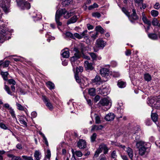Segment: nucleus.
Returning a JSON list of instances; mask_svg holds the SVG:
<instances>
[{"label":"nucleus","instance_id":"obj_62","mask_svg":"<svg viewBox=\"0 0 160 160\" xmlns=\"http://www.w3.org/2000/svg\"><path fill=\"white\" fill-rule=\"evenodd\" d=\"M99 159L100 160H106V157L104 154L101 155L99 157Z\"/></svg>","mask_w":160,"mask_h":160},{"label":"nucleus","instance_id":"obj_8","mask_svg":"<svg viewBox=\"0 0 160 160\" xmlns=\"http://www.w3.org/2000/svg\"><path fill=\"white\" fill-rule=\"evenodd\" d=\"M43 100L44 103L46 104L47 107L49 109L52 110L53 109V107L52 104L50 103V100L47 98L45 96L43 97Z\"/></svg>","mask_w":160,"mask_h":160},{"label":"nucleus","instance_id":"obj_51","mask_svg":"<svg viewBox=\"0 0 160 160\" xmlns=\"http://www.w3.org/2000/svg\"><path fill=\"white\" fill-rule=\"evenodd\" d=\"M22 158L25 160H33L32 157H28L26 156H22Z\"/></svg>","mask_w":160,"mask_h":160},{"label":"nucleus","instance_id":"obj_47","mask_svg":"<svg viewBox=\"0 0 160 160\" xmlns=\"http://www.w3.org/2000/svg\"><path fill=\"white\" fill-rule=\"evenodd\" d=\"M5 89L8 94L10 95L12 94V92L10 91L9 87L6 85H5Z\"/></svg>","mask_w":160,"mask_h":160},{"label":"nucleus","instance_id":"obj_32","mask_svg":"<svg viewBox=\"0 0 160 160\" xmlns=\"http://www.w3.org/2000/svg\"><path fill=\"white\" fill-rule=\"evenodd\" d=\"M46 84L49 89H52L54 88V85L52 82L48 81L46 82Z\"/></svg>","mask_w":160,"mask_h":160},{"label":"nucleus","instance_id":"obj_41","mask_svg":"<svg viewBox=\"0 0 160 160\" xmlns=\"http://www.w3.org/2000/svg\"><path fill=\"white\" fill-rule=\"evenodd\" d=\"M83 70V67L81 66H79L77 67L76 68V73L78 74L79 72H82Z\"/></svg>","mask_w":160,"mask_h":160},{"label":"nucleus","instance_id":"obj_34","mask_svg":"<svg viewBox=\"0 0 160 160\" xmlns=\"http://www.w3.org/2000/svg\"><path fill=\"white\" fill-rule=\"evenodd\" d=\"M142 20L145 23L148 24L149 26L151 25V22L146 17H143L142 18Z\"/></svg>","mask_w":160,"mask_h":160},{"label":"nucleus","instance_id":"obj_2","mask_svg":"<svg viewBox=\"0 0 160 160\" xmlns=\"http://www.w3.org/2000/svg\"><path fill=\"white\" fill-rule=\"evenodd\" d=\"M10 2V0H0V7L5 12L8 11Z\"/></svg>","mask_w":160,"mask_h":160},{"label":"nucleus","instance_id":"obj_6","mask_svg":"<svg viewBox=\"0 0 160 160\" xmlns=\"http://www.w3.org/2000/svg\"><path fill=\"white\" fill-rule=\"evenodd\" d=\"M87 30H85L81 34H79L78 33H75L74 35V36L76 38L81 39L82 38L84 39L88 38V35L87 34Z\"/></svg>","mask_w":160,"mask_h":160},{"label":"nucleus","instance_id":"obj_40","mask_svg":"<svg viewBox=\"0 0 160 160\" xmlns=\"http://www.w3.org/2000/svg\"><path fill=\"white\" fill-rule=\"evenodd\" d=\"M89 54L93 60H96L97 58V56L96 54L93 52H90Z\"/></svg>","mask_w":160,"mask_h":160},{"label":"nucleus","instance_id":"obj_7","mask_svg":"<svg viewBox=\"0 0 160 160\" xmlns=\"http://www.w3.org/2000/svg\"><path fill=\"white\" fill-rule=\"evenodd\" d=\"M77 146L80 149H84L87 147L86 142L84 140L80 139L77 143Z\"/></svg>","mask_w":160,"mask_h":160},{"label":"nucleus","instance_id":"obj_54","mask_svg":"<svg viewBox=\"0 0 160 160\" xmlns=\"http://www.w3.org/2000/svg\"><path fill=\"white\" fill-rule=\"evenodd\" d=\"M8 82L10 84H12V85H15L16 83V82L13 79L8 80Z\"/></svg>","mask_w":160,"mask_h":160},{"label":"nucleus","instance_id":"obj_13","mask_svg":"<svg viewBox=\"0 0 160 160\" xmlns=\"http://www.w3.org/2000/svg\"><path fill=\"white\" fill-rule=\"evenodd\" d=\"M115 117L114 114L112 113H109L107 114L105 118V119L107 121H110L113 120Z\"/></svg>","mask_w":160,"mask_h":160},{"label":"nucleus","instance_id":"obj_16","mask_svg":"<svg viewBox=\"0 0 160 160\" xmlns=\"http://www.w3.org/2000/svg\"><path fill=\"white\" fill-rule=\"evenodd\" d=\"M126 151L130 158L132 160L133 157V151L132 149L129 147H128L127 148Z\"/></svg>","mask_w":160,"mask_h":160},{"label":"nucleus","instance_id":"obj_5","mask_svg":"<svg viewBox=\"0 0 160 160\" xmlns=\"http://www.w3.org/2000/svg\"><path fill=\"white\" fill-rule=\"evenodd\" d=\"M101 75L103 77L108 78L110 77V74L109 70L106 68H103L100 70Z\"/></svg>","mask_w":160,"mask_h":160},{"label":"nucleus","instance_id":"obj_49","mask_svg":"<svg viewBox=\"0 0 160 160\" xmlns=\"http://www.w3.org/2000/svg\"><path fill=\"white\" fill-rule=\"evenodd\" d=\"M95 123L97 124H99L101 123L100 118L98 116H97L95 117Z\"/></svg>","mask_w":160,"mask_h":160},{"label":"nucleus","instance_id":"obj_15","mask_svg":"<svg viewBox=\"0 0 160 160\" xmlns=\"http://www.w3.org/2000/svg\"><path fill=\"white\" fill-rule=\"evenodd\" d=\"M78 19V18L77 17V16L76 15H74L68 20L67 22V25H69L71 23H75L77 21Z\"/></svg>","mask_w":160,"mask_h":160},{"label":"nucleus","instance_id":"obj_57","mask_svg":"<svg viewBox=\"0 0 160 160\" xmlns=\"http://www.w3.org/2000/svg\"><path fill=\"white\" fill-rule=\"evenodd\" d=\"M154 8L156 9H158L160 8V4L157 2L154 6Z\"/></svg>","mask_w":160,"mask_h":160},{"label":"nucleus","instance_id":"obj_31","mask_svg":"<svg viewBox=\"0 0 160 160\" xmlns=\"http://www.w3.org/2000/svg\"><path fill=\"white\" fill-rule=\"evenodd\" d=\"M95 30L97 32H99L102 34L104 32V29L101 26H97L96 27Z\"/></svg>","mask_w":160,"mask_h":160},{"label":"nucleus","instance_id":"obj_56","mask_svg":"<svg viewBox=\"0 0 160 160\" xmlns=\"http://www.w3.org/2000/svg\"><path fill=\"white\" fill-rule=\"evenodd\" d=\"M18 90L19 91L21 94H25V92L24 90L20 88H19L18 89Z\"/></svg>","mask_w":160,"mask_h":160},{"label":"nucleus","instance_id":"obj_14","mask_svg":"<svg viewBox=\"0 0 160 160\" xmlns=\"http://www.w3.org/2000/svg\"><path fill=\"white\" fill-rule=\"evenodd\" d=\"M99 148L100 149H101L102 151V149L104 150V154H106L108 153V148L106 145L103 143L101 144L100 145Z\"/></svg>","mask_w":160,"mask_h":160},{"label":"nucleus","instance_id":"obj_23","mask_svg":"<svg viewBox=\"0 0 160 160\" xmlns=\"http://www.w3.org/2000/svg\"><path fill=\"white\" fill-rule=\"evenodd\" d=\"M35 160H40L41 158V154L38 151H35L34 155Z\"/></svg>","mask_w":160,"mask_h":160},{"label":"nucleus","instance_id":"obj_63","mask_svg":"<svg viewBox=\"0 0 160 160\" xmlns=\"http://www.w3.org/2000/svg\"><path fill=\"white\" fill-rule=\"evenodd\" d=\"M131 54V51L129 49L127 50L125 52V54L126 56H128L130 55Z\"/></svg>","mask_w":160,"mask_h":160},{"label":"nucleus","instance_id":"obj_24","mask_svg":"<svg viewBox=\"0 0 160 160\" xmlns=\"http://www.w3.org/2000/svg\"><path fill=\"white\" fill-rule=\"evenodd\" d=\"M117 85L120 88H124L125 87L126 84V82L121 80H119L118 81Z\"/></svg>","mask_w":160,"mask_h":160},{"label":"nucleus","instance_id":"obj_46","mask_svg":"<svg viewBox=\"0 0 160 160\" xmlns=\"http://www.w3.org/2000/svg\"><path fill=\"white\" fill-rule=\"evenodd\" d=\"M75 77L77 82L78 83L81 82V79L79 78L78 77V73H75Z\"/></svg>","mask_w":160,"mask_h":160},{"label":"nucleus","instance_id":"obj_19","mask_svg":"<svg viewBox=\"0 0 160 160\" xmlns=\"http://www.w3.org/2000/svg\"><path fill=\"white\" fill-rule=\"evenodd\" d=\"M151 118L153 121L157 124V122L158 118V115L156 113H152Z\"/></svg>","mask_w":160,"mask_h":160},{"label":"nucleus","instance_id":"obj_26","mask_svg":"<svg viewBox=\"0 0 160 160\" xmlns=\"http://www.w3.org/2000/svg\"><path fill=\"white\" fill-rule=\"evenodd\" d=\"M1 74L2 76L3 79L4 80H8V76L9 75V74L8 72H4L3 71H1Z\"/></svg>","mask_w":160,"mask_h":160},{"label":"nucleus","instance_id":"obj_48","mask_svg":"<svg viewBox=\"0 0 160 160\" xmlns=\"http://www.w3.org/2000/svg\"><path fill=\"white\" fill-rule=\"evenodd\" d=\"M122 11L128 17L130 14V13L124 7L122 8Z\"/></svg>","mask_w":160,"mask_h":160},{"label":"nucleus","instance_id":"obj_39","mask_svg":"<svg viewBox=\"0 0 160 160\" xmlns=\"http://www.w3.org/2000/svg\"><path fill=\"white\" fill-rule=\"evenodd\" d=\"M92 15L93 17H97L98 18H100L101 16L100 13L98 12H96L92 13Z\"/></svg>","mask_w":160,"mask_h":160},{"label":"nucleus","instance_id":"obj_53","mask_svg":"<svg viewBox=\"0 0 160 160\" xmlns=\"http://www.w3.org/2000/svg\"><path fill=\"white\" fill-rule=\"evenodd\" d=\"M66 36L68 37H69L71 38H73V35L70 32H67L66 33Z\"/></svg>","mask_w":160,"mask_h":160},{"label":"nucleus","instance_id":"obj_17","mask_svg":"<svg viewBox=\"0 0 160 160\" xmlns=\"http://www.w3.org/2000/svg\"><path fill=\"white\" fill-rule=\"evenodd\" d=\"M84 65L86 69L87 70H92L93 69L92 63L89 62L88 61H85L84 62Z\"/></svg>","mask_w":160,"mask_h":160},{"label":"nucleus","instance_id":"obj_38","mask_svg":"<svg viewBox=\"0 0 160 160\" xmlns=\"http://www.w3.org/2000/svg\"><path fill=\"white\" fill-rule=\"evenodd\" d=\"M6 32V30L3 26H0V34L5 35Z\"/></svg>","mask_w":160,"mask_h":160},{"label":"nucleus","instance_id":"obj_22","mask_svg":"<svg viewBox=\"0 0 160 160\" xmlns=\"http://www.w3.org/2000/svg\"><path fill=\"white\" fill-rule=\"evenodd\" d=\"M67 50H63L62 54L63 57L65 58H68L69 57V52L68 49Z\"/></svg>","mask_w":160,"mask_h":160},{"label":"nucleus","instance_id":"obj_61","mask_svg":"<svg viewBox=\"0 0 160 160\" xmlns=\"http://www.w3.org/2000/svg\"><path fill=\"white\" fill-rule=\"evenodd\" d=\"M11 160H22V159L20 157L15 156L14 158L11 159Z\"/></svg>","mask_w":160,"mask_h":160},{"label":"nucleus","instance_id":"obj_43","mask_svg":"<svg viewBox=\"0 0 160 160\" xmlns=\"http://www.w3.org/2000/svg\"><path fill=\"white\" fill-rule=\"evenodd\" d=\"M102 152V151L99 148L95 152L94 155V157L97 158L99 154Z\"/></svg>","mask_w":160,"mask_h":160},{"label":"nucleus","instance_id":"obj_18","mask_svg":"<svg viewBox=\"0 0 160 160\" xmlns=\"http://www.w3.org/2000/svg\"><path fill=\"white\" fill-rule=\"evenodd\" d=\"M21 6L22 7V9H29L30 7L29 3L27 2H22L21 4Z\"/></svg>","mask_w":160,"mask_h":160},{"label":"nucleus","instance_id":"obj_64","mask_svg":"<svg viewBox=\"0 0 160 160\" xmlns=\"http://www.w3.org/2000/svg\"><path fill=\"white\" fill-rule=\"evenodd\" d=\"M47 154L46 157L48 158L49 159L51 157V153L50 150H48L47 151Z\"/></svg>","mask_w":160,"mask_h":160},{"label":"nucleus","instance_id":"obj_52","mask_svg":"<svg viewBox=\"0 0 160 160\" xmlns=\"http://www.w3.org/2000/svg\"><path fill=\"white\" fill-rule=\"evenodd\" d=\"M10 62L8 61H6L3 63V66L4 68L8 67Z\"/></svg>","mask_w":160,"mask_h":160},{"label":"nucleus","instance_id":"obj_59","mask_svg":"<svg viewBox=\"0 0 160 160\" xmlns=\"http://www.w3.org/2000/svg\"><path fill=\"white\" fill-rule=\"evenodd\" d=\"M5 152L4 150H0V160H3V157L2 155L5 153Z\"/></svg>","mask_w":160,"mask_h":160},{"label":"nucleus","instance_id":"obj_29","mask_svg":"<svg viewBox=\"0 0 160 160\" xmlns=\"http://www.w3.org/2000/svg\"><path fill=\"white\" fill-rule=\"evenodd\" d=\"M103 128V126L102 125L99 126L94 125L92 126V128L91 129L92 131H93L95 129L96 130H99L102 129Z\"/></svg>","mask_w":160,"mask_h":160},{"label":"nucleus","instance_id":"obj_36","mask_svg":"<svg viewBox=\"0 0 160 160\" xmlns=\"http://www.w3.org/2000/svg\"><path fill=\"white\" fill-rule=\"evenodd\" d=\"M9 112L11 114L12 117L13 118H15L16 119V120H17V118L15 116L14 111L12 109V108H9Z\"/></svg>","mask_w":160,"mask_h":160},{"label":"nucleus","instance_id":"obj_4","mask_svg":"<svg viewBox=\"0 0 160 160\" xmlns=\"http://www.w3.org/2000/svg\"><path fill=\"white\" fill-rule=\"evenodd\" d=\"M132 12L131 15H129L128 18L132 23H134L135 21L138 19L139 18L136 14V10L134 8L132 9Z\"/></svg>","mask_w":160,"mask_h":160},{"label":"nucleus","instance_id":"obj_10","mask_svg":"<svg viewBox=\"0 0 160 160\" xmlns=\"http://www.w3.org/2000/svg\"><path fill=\"white\" fill-rule=\"evenodd\" d=\"M110 103L109 101L106 98L101 99L98 103L99 105L101 106H107Z\"/></svg>","mask_w":160,"mask_h":160},{"label":"nucleus","instance_id":"obj_33","mask_svg":"<svg viewBox=\"0 0 160 160\" xmlns=\"http://www.w3.org/2000/svg\"><path fill=\"white\" fill-rule=\"evenodd\" d=\"M144 78L145 80L149 82L151 80L152 77L148 73H146L144 75Z\"/></svg>","mask_w":160,"mask_h":160},{"label":"nucleus","instance_id":"obj_37","mask_svg":"<svg viewBox=\"0 0 160 160\" xmlns=\"http://www.w3.org/2000/svg\"><path fill=\"white\" fill-rule=\"evenodd\" d=\"M151 14L152 16L156 17L158 16L159 12L157 11L152 10L151 11Z\"/></svg>","mask_w":160,"mask_h":160},{"label":"nucleus","instance_id":"obj_20","mask_svg":"<svg viewBox=\"0 0 160 160\" xmlns=\"http://www.w3.org/2000/svg\"><path fill=\"white\" fill-rule=\"evenodd\" d=\"M118 115L117 117V119L118 120L120 118H122L123 115V109L120 108L118 109Z\"/></svg>","mask_w":160,"mask_h":160},{"label":"nucleus","instance_id":"obj_44","mask_svg":"<svg viewBox=\"0 0 160 160\" xmlns=\"http://www.w3.org/2000/svg\"><path fill=\"white\" fill-rule=\"evenodd\" d=\"M97 134L96 133H94L91 137V141L92 142H93L95 141L96 138Z\"/></svg>","mask_w":160,"mask_h":160},{"label":"nucleus","instance_id":"obj_25","mask_svg":"<svg viewBox=\"0 0 160 160\" xmlns=\"http://www.w3.org/2000/svg\"><path fill=\"white\" fill-rule=\"evenodd\" d=\"M26 118L24 117L20 116L19 118V121L21 124L26 126H27V123L26 122Z\"/></svg>","mask_w":160,"mask_h":160},{"label":"nucleus","instance_id":"obj_28","mask_svg":"<svg viewBox=\"0 0 160 160\" xmlns=\"http://www.w3.org/2000/svg\"><path fill=\"white\" fill-rule=\"evenodd\" d=\"M72 2V0H62V4L64 7H66L70 4Z\"/></svg>","mask_w":160,"mask_h":160},{"label":"nucleus","instance_id":"obj_1","mask_svg":"<svg viewBox=\"0 0 160 160\" xmlns=\"http://www.w3.org/2000/svg\"><path fill=\"white\" fill-rule=\"evenodd\" d=\"M148 144L149 143L143 141L137 142L136 146L138 149V153L140 155L143 156L148 153L147 150L149 148Z\"/></svg>","mask_w":160,"mask_h":160},{"label":"nucleus","instance_id":"obj_30","mask_svg":"<svg viewBox=\"0 0 160 160\" xmlns=\"http://www.w3.org/2000/svg\"><path fill=\"white\" fill-rule=\"evenodd\" d=\"M148 36L151 39L155 40L158 39V36L155 33H151L148 34Z\"/></svg>","mask_w":160,"mask_h":160},{"label":"nucleus","instance_id":"obj_58","mask_svg":"<svg viewBox=\"0 0 160 160\" xmlns=\"http://www.w3.org/2000/svg\"><path fill=\"white\" fill-rule=\"evenodd\" d=\"M0 127L4 129H7L8 128L5 124L2 123L0 122Z\"/></svg>","mask_w":160,"mask_h":160},{"label":"nucleus","instance_id":"obj_21","mask_svg":"<svg viewBox=\"0 0 160 160\" xmlns=\"http://www.w3.org/2000/svg\"><path fill=\"white\" fill-rule=\"evenodd\" d=\"M72 152L73 154V156H74L75 154L78 157H81L82 155V153L79 150L74 151L73 149H72Z\"/></svg>","mask_w":160,"mask_h":160},{"label":"nucleus","instance_id":"obj_27","mask_svg":"<svg viewBox=\"0 0 160 160\" xmlns=\"http://www.w3.org/2000/svg\"><path fill=\"white\" fill-rule=\"evenodd\" d=\"M88 94L92 96H94L96 94V90L94 88H90L88 91Z\"/></svg>","mask_w":160,"mask_h":160},{"label":"nucleus","instance_id":"obj_45","mask_svg":"<svg viewBox=\"0 0 160 160\" xmlns=\"http://www.w3.org/2000/svg\"><path fill=\"white\" fill-rule=\"evenodd\" d=\"M152 24L153 26H158V21L156 18H154L152 21Z\"/></svg>","mask_w":160,"mask_h":160},{"label":"nucleus","instance_id":"obj_35","mask_svg":"<svg viewBox=\"0 0 160 160\" xmlns=\"http://www.w3.org/2000/svg\"><path fill=\"white\" fill-rule=\"evenodd\" d=\"M101 78L99 76L97 75L96 76L95 78L92 81L93 82L97 83L98 82H101Z\"/></svg>","mask_w":160,"mask_h":160},{"label":"nucleus","instance_id":"obj_60","mask_svg":"<svg viewBox=\"0 0 160 160\" xmlns=\"http://www.w3.org/2000/svg\"><path fill=\"white\" fill-rule=\"evenodd\" d=\"M100 99V97L98 95H96L95 97L94 98V100L95 102H96L98 101H99V100Z\"/></svg>","mask_w":160,"mask_h":160},{"label":"nucleus","instance_id":"obj_9","mask_svg":"<svg viewBox=\"0 0 160 160\" xmlns=\"http://www.w3.org/2000/svg\"><path fill=\"white\" fill-rule=\"evenodd\" d=\"M81 53L79 51H78L74 54L73 56L71 58L70 60L71 62H74L79 58L81 57Z\"/></svg>","mask_w":160,"mask_h":160},{"label":"nucleus","instance_id":"obj_12","mask_svg":"<svg viewBox=\"0 0 160 160\" xmlns=\"http://www.w3.org/2000/svg\"><path fill=\"white\" fill-rule=\"evenodd\" d=\"M58 12H56L55 14V21L58 26H61L62 23L60 21V18L61 16L60 14L58 13Z\"/></svg>","mask_w":160,"mask_h":160},{"label":"nucleus","instance_id":"obj_50","mask_svg":"<svg viewBox=\"0 0 160 160\" xmlns=\"http://www.w3.org/2000/svg\"><path fill=\"white\" fill-rule=\"evenodd\" d=\"M98 32H96L94 33L93 34H92L91 36L93 40H95L98 37Z\"/></svg>","mask_w":160,"mask_h":160},{"label":"nucleus","instance_id":"obj_3","mask_svg":"<svg viewBox=\"0 0 160 160\" xmlns=\"http://www.w3.org/2000/svg\"><path fill=\"white\" fill-rule=\"evenodd\" d=\"M57 12H58V13L60 14L61 17L63 15L64 18L66 19H68L73 14V12L67 11L65 8L58 10Z\"/></svg>","mask_w":160,"mask_h":160},{"label":"nucleus","instance_id":"obj_11","mask_svg":"<svg viewBox=\"0 0 160 160\" xmlns=\"http://www.w3.org/2000/svg\"><path fill=\"white\" fill-rule=\"evenodd\" d=\"M97 46L98 48H103L106 45V42L102 39H98L96 41Z\"/></svg>","mask_w":160,"mask_h":160},{"label":"nucleus","instance_id":"obj_55","mask_svg":"<svg viewBox=\"0 0 160 160\" xmlns=\"http://www.w3.org/2000/svg\"><path fill=\"white\" fill-rule=\"evenodd\" d=\"M17 105L18 107V109L20 110H23L24 109V108L21 105V104H19V103H17Z\"/></svg>","mask_w":160,"mask_h":160},{"label":"nucleus","instance_id":"obj_42","mask_svg":"<svg viewBox=\"0 0 160 160\" xmlns=\"http://www.w3.org/2000/svg\"><path fill=\"white\" fill-rule=\"evenodd\" d=\"M117 156L116 151H113L111 153V157L112 158L115 159L114 160H116L115 159L117 158Z\"/></svg>","mask_w":160,"mask_h":160}]
</instances>
